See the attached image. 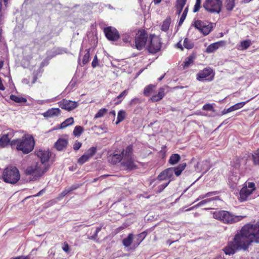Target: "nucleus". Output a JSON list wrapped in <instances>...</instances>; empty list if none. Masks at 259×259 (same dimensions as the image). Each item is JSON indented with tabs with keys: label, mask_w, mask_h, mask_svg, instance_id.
Returning a JSON list of instances; mask_svg holds the SVG:
<instances>
[{
	"label": "nucleus",
	"mask_w": 259,
	"mask_h": 259,
	"mask_svg": "<svg viewBox=\"0 0 259 259\" xmlns=\"http://www.w3.org/2000/svg\"><path fill=\"white\" fill-rule=\"evenodd\" d=\"M259 243V221L248 223L237 231L231 241L223 250L226 254H234L237 251H246L252 243Z\"/></svg>",
	"instance_id": "obj_1"
},
{
	"label": "nucleus",
	"mask_w": 259,
	"mask_h": 259,
	"mask_svg": "<svg viewBox=\"0 0 259 259\" xmlns=\"http://www.w3.org/2000/svg\"><path fill=\"white\" fill-rule=\"evenodd\" d=\"M186 167V163H182L177 166L169 167L161 171L156 179H153L150 184L154 183V186H157L156 193L161 192L170 183L174 180V174L177 177L180 176Z\"/></svg>",
	"instance_id": "obj_2"
},
{
	"label": "nucleus",
	"mask_w": 259,
	"mask_h": 259,
	"mask_svg": "<svg viewBox=\"0 0 259 259\" xmlns=\"http://www.w3.org/2000/svg\"><path fill=\"white\" fill-rule=\"evenodd\" d=\"M50 167V163H31L23 168V178L26 182L38 181Z\"/></svg>",
	"instance_id": "obj_3"
},
{
	"label": "nucleus",
	"mask_w": 259,
	"mask_h": 259,
	"mask_svg": "<svg viewBox=\"0 0 259 259\" xmlns=\"http://www.w3.org/2000/svg\"><path fill=\"white\" fill-rule=\"evenodd\" d=\"M12 146H16L18 151H21L24 154H28L34 149L35 141L32 135L23 136L21 139L13 140L11 142Z\"/></svg>",
	"instance_id": "obj_4"
},
{
	"label": "nucleus",
	"mask_w": 259,
	"mask_h": 259,
	"mask_svg": "<svg viewBox=\"0 0 259 259\" xmlns=\"http://www.w3.org/2000/svg\"><path fill=\"white\" fill-rule=\"evenodd\" d=\"M20 179L19 169L14 166H10L5 168L2 175V179L7 183L16 184Z\"/></svg>",
	"instance_id": "obj_5"
},
{
	"label": "nucleus",
	"mask_w": 259,
	"mask_h": 259,
	"mask_svg": "<svg viewBox=\"0 0 259 259\" xmlns=\"http://www.w3.org/2000/svg\"><path fill=\"white\" fill-rule=\"evenodd\" d=\"M213 217L225 224H234L243 219L241 215H234L226 210H217L213 213Z\"/></svg>",
	"instance_id": "obj_6"
},
{
	"label": "nucleus",
	"mask_w": 259,
	"mask_h": 259,
	"mask_svg": "<svg viewBox=\"0 0 259 259\" xmlns=\"http://www.w3.org/2000/svg\"><path fill=\"white\" fill-rule=\"evenodd\" d=\"M149 38L150 41L147 46V50L151 54H155L161 50L162 46L161 39L155 34H150Z\"/></svg>",
	"instance_id": "obj_7"
},
{
	"label": "nucleus",
	"mask_w": 259,
	"mask_h": 259,
	"mask_svg": "<svg viewBox=\"0 0 259 259\" xmlns=\"http://www.w3.org/2000/svg\"><path fill=\"white\" fill-rule=\"evenodd\" d=\"M148 38V34L144 29H139L135 37V47L138 50H142L145 46Z\"/></svg>",
	"instance_id": "obj_8"
},
{
	"label": "nucleus",
	"mask_w": 259,
	"mask_h": 259,
	"mask_svg": "<svg viewBox=\"0 0 259 259\" xmlns=\"http://www.w3.org/2000/svg\"><path fill=\"white\" fill-rule=\"evenodd\" d=\"M203 7L208 12L219 14L222 10V2L221 0H205Z\"/></svg>",
	"instance_id": "obj_9"
},
{
	"label": "nucleus",
	"mask_w": 259,
	"mask_h": 259,
	"mask_svg": "<svg viewBox=\"0 0 259 259\" xmlns=\"http://www.w3.org/2000/svg\"><path fill=\"white\" fill-rule=\"evenodd\" d=\"M192 26L204 35H208L211 31L213 28L212 23L198 19L194 20Z\"/></svg>",
	"instance_id": "obj_10"
},
{
	"label": "nucleus",
	"mask_w": 259,
	"mask_h": 259,
	"mask_svg": "<svg viewBox=\"0 0 259 259\" xmlns=\"http://www.w3.org/2000/svg\"><path fill=\"white\" fill-rule=\"evenodd\" d=\"M215 73L210 67H206L200 70L196 74V79L199 81H211L214 79Z\"/></svg>",
	"instance_id": "obj_11"
},
{
	"label": "nucleus",
	"mask_w": 259,
	"mask_h": 259,
	"mask_svg": "<svg viewBox=\"0 0 259 259\" xmlns=\"http://www.w3.org/2000/svg\"><path fill=\"white\" fill-rule=\"evenodd\" d=\"M103 32L109 40L115 41L120 38L119 32L115 27L112 26L105 27Z\"/></svg>",
	"instance_id": "obj_12"
},
{
	"label": "nucleus",
	"mask_w": 259,
	"mask_h": 259,
	"mask_svg": "<svg viewBox=\"0 0 259 259\" xmlns=\"http://www.w3.org/2000/svg\"><path fill=\"white\" fill-rule=\"evenodd\" d=\"M255 189V184L253 182H249L247 186H244L240 191V197L242 201H245L247 197Z\"/></svg>",
	"instance_id": "obj_13"
},
{
	"label": "nucleus",
	"mask_w": 259,
	"mask_h": 259,
	"mask_svg": "<svg viewBox=\"0 0 259 259\" xmlns=\"http://www.w3.org/2000/svg\"><path fill=\"white\" fill-rule=\"evenodd\" d=\"M58 104L61 109L70 111L75 109L78 106L77 102L66 99H63L58 103Z\"/></svg>",
	"instance_id": "obj_14"
},
{
	"label": "nucleus",
	"mask_w": 259,
	"mask_h": 259,
	"mask_svg": "<svg viewBox=\"0 0 259 259\" xmlns=\"http://www.w3.org/2000/svg\"><path fill=\"white\" fill-rule=\"evenodd\" d=\"M35 155L39 158L41 162H48L52 157L53 153L49 149H36Z\"/></svg>",
	"instance_id": "obj_15"
},
{
	"label": "nucleus",
	"mask_w": 259,
	"mask_h": 259,
	"mask_svg": "<svg viewBox=\"0 0 259 259\" xmlns=\"http://www.w3.org/2000/svg\"><path fill=\"white\" fill-rule=\"evenodd\" d=\"M121 154L123 155V162H133V147L132 145L123 149Z\"/></svg>",
	"instance_id": "obj_16"
},
{
	"label": "nucleus",
	"mask_w": 259,
	"mask_h": 259,
	"mask_svg": "<svg viewBox=\"0 0 259 259\" xmlns=\"http://www.w3.org/2000/svg\"><path fill=\"white\" fill-rule=\"evenodd\" d=\"M97 152L96 147H92L89 149L84 154L78 159V162H85L89 160Z\"/></svg>",
	"instance_id": "obj_17"
},
{
	"label": "nucleus",
	"mask_w": 259,
	"mask_h": 259,
	"mask_svg": "<svg viewBox=\"0 0 259 259\" xmlns=\"http://www.w3.org/2000/svg\"><path fill=\"white\" fill-rule=\"evenodd\" d=\"M61 111L59 108H52L43 113L42 115L45 118H49L59 116L61 115Z\"/></svg>",
	"instance_id": "obj_18"
},
{
	"label": "nucleus",
	"mask_w": 259,
	"mask_h": 259,
	"mask_svg": "<svg viewBox=\"0 0 259 259\" xmlns=\"http://www.w3.org/2000/svg\"><path fill=\"white\" fill-rule=\"evenodd\" d=\"M243 161H249L252 160L253 162H259V148L250 155L249 153H245L242 158Z\"/></svg>",
	"instance_id": "obj_19"
},
{
	"label": "nucleus",
	"mask_w": 259,
	"mask_h": 259,
	"mask_svg": "<svg viewBox=\"0 0 259 259\" xmlns=\"http://www.w3.org/2000/svg\"><path fill=\"white\" fill-rule=\"evenodd\" d=\"M68 144V141L66 139L59 138L54 144V147L59 151L65 150Z\"/></svg>",
	"instance_id": "obj_20"
},
{
	"label": "nucleus",
	"mask_w": 259,
	"mask_h": 259,
	"mask_svg": "<svg viewBox=\"0 0 259 259\" xmlns=\"http://www.w3.org/2000/svg\"><path fill=\"white\" fill-rule=\"evenodd\" d=\"M81 186V184H75L72 185L71 187L69 188H66L59 195L58 197V200L62 199L63 197H64L67 194L70 193L71 192L76 190L78 188H79Z\"/></svg>",
	"instance_id": "obj_21"
},
{
	"label": "nucleus",
	"mask_w": 259,
	"mask_h": 259,
	"mask_svg": "<svg viewBox=\"0 0 259 259\" xmlns=\"http://www.w3.org/2000/svg\"><path fill=\"white\" fill-rule=\"evenodd\" d=\"M165 89L163 88H160L158 89L157 94L153 95L150 100L153 102H156L160 101L165 96Z\"/></svg>",
	"instance_id": "obj_22"
},
{
	"label": "nucleus",
	"mask_w": 259,
	"mask_h": 259,
	"mask_svg": "<svg viewBox=\"0 0 259 259\" xmlns=\"http://www.w3.org/2000/svg\"><path fill=\"white\" fill-rule=\"evenodd\" d=\"M74 122V118L72 117L68 118L62 122L60 125H57L54 130L63 129L68 126L73 124Z\"/></svg>",
	"instance_id": "obj_23"
},
{
	"label": "nucleus",
	"mask_w": 259,
	"mask_h": 259,
	"mask_svg": "<svg viewBox=\"0 0 259 259\" xmlns=\"http://www.w3.org/2000/svg\"><path fill=\"white\" fill-rule=\"evenodd\" d=\"M147 235V232L146 231H144L137 235V238L136 240L133 244V247L134 249L136 248L140 243L143 241V240L145 238L146 236Z\"/></svg>",
	"instance_id": "obj_24"
},
{
	"label": "nucleus",
	"mask_w": 259,
	"mask_h": 259,
	"mask_svg": "<svg viewBox=\"0 0 259 259\" xmlns=\"http://www.w3.org/2000/svg\"><path fill=\"white\" fill-rule=\"evenodd\" d=\"M224 44V42L223 41H220L211 44L210 45H209L206 48V52L212 53L217 49H218L220 47L222 46Z\"/></svg>",
	"instance_id": "obj_25"
},
{
	"label": "nucleus",
	"mask_w": 259,
	"mask_h": 259,
	"mask_svg": "<svg viewBox=\"0 0 259 259\" xmlns=\"http://www.w3.org/2000/svg\"><path fill=\"white\" fill-rule=\"evenodd\" d=\"M195 59V56L194 54H192L187 57L182 64L183 69H186L192 65L194 63Z\"/></svg>",
	"instance_id": "obj_26"
},
{
	"label": "nucleus",
	"mask_w": 259,
	"mask_h": 259,
	"mask_svg": "<svg viewBox=\"0 0 259 259\" xmlns=\"http://www.w3.org/2000/svg\"><path fill=\"white\" fill-rule=\"evenodd\" d=\"M214 200H220V197L219 196H215V197H213V198H208V199H206L202 200L200 202L197 203L196 205H194V206H192V207L187 209L186 210L187 211H189V210H192V209H193L195 208L201 206V205H203L204 204H205V203H207L208 202H210L211 201Z\"/></svg>",
	"instance_id": "obj_27"
},
{
	"label": "nucleus",
	"mask_w": 259,
	"mask_h": 259,
	"mask_svg": "<svg viewBox=\"0 0 259 259\" xmlns=\"http://www.w3.org/2000/svg\"><path fill=\"white\" fill-rule=\"evenodd\" d=\"M156 89V85L150 84L146 86L143 91V94L146 97L150 96Z\"/></svg>",
	"instance_id": "obj_28"
},
{
	"label": "nucleus",
	"mask_w": 259,
	"mask_h": 259,
	"mask_svg": "<svg viewBox=\"0 0 259 259\" xmlns=\"http://www.w3.org/2000/svg\"><path fill=\"white\" fill-rule=\"evenodd\" d=\"M171 22V18L170 17H166V18L162 22L161 26V30L164 32L167 31L169 29Z\"/></svg>",
	"instance_id": "obj_29"
},
{
	"label": "nucleus",
	"mask_w": 259,
	"mask_h": 259,
	"mask_svg": "<svg viewBox=\"0 0 259 259\" xmlns=\"http://www.w3.org/2000/svg\"><path fill=\"white\" fill-rule=\"evenodd\" d=\"M122 160H123V155L121 152L119 154L114 153L108 157V161L111 160V162H121Z\"/></svg>",
	"instance_id": "obj_30"
},
{
	"label": "nucleus",
	"mask_w": 259,
	"mask_h": 259,
	"mask_svg": "<svg viewBox=\"0 0 259 259\" xmlns=\"http://www.w3.org/2000/svg\"><path fill=\"white\" fill-rule=\"evenodd\" d=\"M134 234L130 233L128 235L126 238H124L122 240V244L125 247H128L132 245L133 241Z\"/></svg>",
	"instance_id": "obj_31"
},
{
	"label": "nucleus",
	"mask_w": 259,
	"mask_h": 259,
	"mask_svg": "<svg viewBox=\"0 0 259 259\" xmlns=\"http://www.w3.org/2000/svg\"><path fill=\"white\" fill-rule=\"evenodd\" d=\"M128 93V89L125 90L122 92H121L114 99V101L115 102V104L118 105L121 103L123 99L127 95Z\"/></svg>",
	"instance_id": "obj_32"
},
{
	"label": "nucleus",
	"mask_w": 259,
	"mask_h": 259,
	"mask_svg": "<svg viewBox=\"0 0 259 259\" xmlns=\"http://www.w3.org/2000/svg\"><path fill=\"white\" fill-rule=\"evenodd\" d=\"M10 139L9 138V134H5L0 138V146L5 147L10 143Z\"/></svg>",
	"instance_id": "obj_33"
},
{
	"label": "nucleus",
	"mask_w": 259,
	"mask_h": 259,
	"mask_svg": "<svg viewBox=\"0 0 259 259\" xmlns=\"http://www.w3.org/2000/svg\"><path fill=\"white\" fill-rule=\"evenodd\" d=\"M10 99L16 103H25L27 102V99L26 98L14 95H11L10 97Z\"/></svg>",
	"instance_id": "obj_34"
},
{
	"label": "nucleus",
	"mask_w": 259,
	"mask_h": 259,
	"mask_svg": "<svg viewBox=\"0 0 259 259\" xmlns=\"http://www.w3.org/2000/svg\"><path fill=\"white\" fill-rule=\"evenodd\" d=\"M126 112L124 110H119L117 113V120L116 124H118L120 122L122 121L125 118Z\"/></svg>",
	"instance_id": "obj_35"
},
{
	"label": "nucleus",
	"mask_w": 259,
	"mask_h": 259,
	"mask_svg": "<svg viewBox=\"0 0 259 259\" xmlns=\"http://www.w3.org/2000/svg\"><path fill=\"white\" fill-rule=\"evenodd\" d=\"M251 45L250 40H244L240 42L239 48L240 50H245L248 49Z\"/></svg>",
	"instance_id": "obj_36"
},
{
	"label": "nucleus",
	"mask_w": 259,
	"mask_h": 259,
	"mask_svg": "<svg viewBox=\"0 0 259 259\" xmlns=\"http://www.w3.org/2000/svg\"><path fill=\"white\" fill-rule=\"evenodd\" d=\"M84 131L83 127L80 125L76 126L73 130V134L75 137H79Z\"/></svg>",
	"instance_id": "obj_37"
},
{
	"label": "nucleus",
	"mask_w": 259,
	"mask_h": 259,
	"mask_svg": "<svg viewBox=\"0 0 259 259\" xmlns=\"http://www.w3.org/2000/svg\"><path fill=\"white\" fill-rule=\"evenodd\" d=\"M120 167L125 169L132 170L136 168V166L134 164V163H121Z\"/></svg>",
	"instance_id": "obj_38"
},
{
	"label": "nucleus",
	"mask_w": 259,
	"mask_h": 259,
	"mask_svg": "<svg viewBox=\"0 0 259 259\" xmlns=\"http://www.w3.org/2000/svg\"><path fill=\"white\" fill-rule=\"evenodd\" d=\"M235 7V0H227L226 8L229 11H231Z\"/></svg>",
	"instance_id": "obj_39"
},
{
	"label": "nucleus",
	"mask_w": 259,
	"mask_h": 259,
	"mask_svg": "<svg viewBox=\"0 0 259 259\" xmlns=\"http://www.w3.org/2000/svg\"><path fill=\"white\" fill-rule=\"evenodd\" d=\"M184 47L187 49H191L194 47V44L188 38H185L184 40Z\"/></svg>",
	"instance_id": "obj_40"
},
{
	"label": "nucleus",
	"mask_w": 259,
	"mask_h": 259,
	"mask_svg": "<svg viewBox=\"0 0 259 259\" xmlns=\"http://www.w3.org/2000/svg\"><path fill=\"white\" fill-rule=\"evenodd\" d=\"M107 113V109L106 108H102L100 109L95 114L94 118H98L104 116Z\"/></svg>",
	"instance_id": "obj_41"
},
{
	"label": "nucleus",
	"mask_w": 259,
	"mask_h": 259,
	"mask_svg": "<svg viewBox=\"0 0 259 259\" xmlns=\"http://www.w3.org/2000/svg\"><path fill=\"white\" fill-rule=\"evenodd\" d=\"M90 49H87L85 50L86 53L84 55L83 58H82V61L83 65H84L85 64H86L88 62H89V61L90 60Z\"/></svg>",
	"instance_id": "obj_42"
},
{
	"label": "nucleus",
	"mask_w": 259,
	"mask_h": 259,
	"mask_svg": "<svg viewBox=\"0 0 259 259\" xmlns=\"http://www.w3.org/2000/svg\"><path fill=\"white\" fill-rule=\"evenodd\" d=\"M188 12V7L187 6L186 8H185L181 18L180 19V20L179 22V25H181L182 24H183V22L184 21L185 19H186Z\"/></svg>",
	"instance_id": "obj_43"
},
{
	"label": "nucleus",
	"mask_w": 259,
	"mask_h": 259,
	"mask_svg": "<svg viewBox=\"0 0 259 259\" xmlns=\"http://www.w3.org/2000/svg\"><path fill=\"white\" fill-rule=\"evenodd\" d=\"M181 157L178 154H173L170 157L168 162H179Z\"/></svg>",
	"instance_id": "obj_44"
},
{
	"label": "nucleus",
	"mask_w": 259,
	"mask_h": 259,
	"mask_svg": "<svg viewBox=\"0 0 259 259\" xmlns=\"http://www.w3.org/2000/svg\"><path fill=\"white\" fill-rule=\"evenodd\" d=\"M201 0H196L195 4L193 8V12L196 13L198 12L201 8Z\"/></svg>",
	"instance_id": "obj_45"
},
{
	"label": "nucleus",
	"mask_w": 259,
	"mask_h": 259,
	"mask_svg": "<svg viewBox=\"0 0 259 259\" xmlns=\"http://www.w3.org/2000/svg\"><path fill=\"white\" fill-rule=\"evenodd\" d=\"M202 109L205 111H211L213 112L214 111V107L211 104L209 103H207L203 105Z\"/></svg>",
	"instance_id": "obj_46"
},
{
	"label": "nucleus",
	"mask_w": 259,
	"mask_h": 259,
	"mask_svg": "<svg viewBox=\"0 0 259 259\" xmlns=\"http://www.w3.org/2000/svg\"><path fill=\"white\" fill-rule=\"evenodd\" d=\"M218 193L217 191H213V192H209L205 194V195H200L198 199L199 200V199H203L206 197H210L213 195H215Z\"/></svg>",
	"instance_id": "obj_47"
},
{
	"label": "nucleus",
	"mask_w": 259,
	"mask_h": 259,
	"mask_svg": "<svg viewBox=\"0 0 259 259\" xmlns=\"http://www.w3.org/2000/svg\"><path fill=\"white\" fill-rule=\"evenodd\" d=\"M187 2V0H177L176 1V6L184 7Z\"/></svg>",
	"instance_id": "obj_48"
},
{
	"label": "nucleus",
	"mask_w": 259,
	"mask_h": 259,
	"mask_svg": "<svg viewBox=\"0 0 259 259\" xmlns=\"http://www.w3.org/2000/svg\"><path fill=\"white\" fill-rule=\"evenodd\" d=\"M62 249L66 253H68L70 251V247L68 244L65 242L63 243V245L62 246Z\"/></svg>",
	"instance_id": "obj_49"
},
{
	"label": "nucleus",
	"mask_w": 259,
	"mask_h": 259,
	"mask_svg": "<svg viewBox=\"0 0 259 259\" xmlns=\"http://www.w3.org/2000/svg\"><path fill=\"white\" fill-rule=\"evenodd\" d=\"M82 146V143L80 142L76 141L73 146V148L74 150H77L80 149Z\"/></svg>",
	"instance_id": "obj_50"
},
{
	"label": "nucleus",
	"mask_w": 259,
	"mask_h": 259,
	"mask_svg": "<svg viewBox=\"0 0 259 259\" xmlns=\"http://www.w3.org/2000/svg\"><path fill=\"white\" fill-rule=\"evenodd\" d=\"M98 65V60L97 56L96 55L94 56V59L92 61V66L93 68H95L96 66H97Z\"/></svg>",
	"instance_id": "obj_51"
},
{
	"label": "nucleus",
	"mask_w": 259,
	"mask_h": 259,
	"mask_svg": "<svg viewBox=\"0 0 259 259\" xmlns=\"http://www.w3.org/2000/svg\"><path fill=\"white\" fill-rule=\"evenodd\" d=\"M68 168L70 171H74L78 168V164L76 163H74L72 166H69Z\"/></svg>",
	"instance_id": "obj_52"
},
{
	"label": "nucleus",
	"mask_w": 259,
	"mask_h": 259,
	"mask_svg": "<svg viewBox=\"0 0 259 259\" xmlns=\"http://www.w3.org/2000/svg\"><path fill=\"white\" fill-rule=\"evenodd\" d=\"M98 233L95 232L93 236L88 237V239L90 240H93L97 241H98Z\"/></svg>",
	"instance_id": "obj_53"
},
{
	"label": "nucleus",
	"mask_w": 259,
	"mask_h": 259,
	"mask_svg": "<svg viewBox=\"0 0 259 259\" xmlns=\"http://www.w3.org/2000/svg\"><path fill=\"white\" fill-rule=\"evenodd\" d=\"M238 109V107H237V105H236L235 104L230 107L229 108L227 109V111L228 112H232L233 111H235V110H236Z\"/></svg>",
	"instance_id": "obj_54"
},
{
	"label": "nucleus",
	"mask_w": 259,
	"mask_h": 259,
	"mask_svg": "<svg viewBox=\"0 0 259 259\" xmlns=\"http://www.w3.org/2000/svg\"><path fill=\"white\" fill-rule=\"evenodd\" d=\"M176 8L177 14L180 15L182 13L184 7H178L176 6Z\"/></svg>",
	"instance_id": "obj_55"
},
{
	"label": "nucleus",
	"mask_w": 259,
	"mask_h": 259,
	"mask_svg": "<svg viewBox=\"0 0 259 259\" xmlns=\"http://www.w3.org/2000/svg\"><path fill=\"white\" fill-rule=\"evenodd\" d=\"M246 102H243L237 103L235 105H237V107H238V109H240L242 107L246 104Z\"/></svg>",
	"instance_id": "obj_56"
},
{
	"label": "nucleus",
	"mask_w": 259,
	"mask_h": 259,
	"mask_svg": "<svg viewBox=\"0 0 259 259\" xmlns=\"http://www.w3.org/2000/svg\"><path fill=\"white\" fill-rule=\"evenodd\" d=\"M12 259H30V258L28 256H19L15 257L14 258H13Z\"/></svg>",
	"instance_id": "obj_57"
},
{
	"label": "nucleus",
	"mask_w": 259,
	"mask_h": 259,
	"mask_svg": "<svg viewBox=\"0 0 259 259\" xmlns=\"http://www.w3.org/2000/svg\"><path fill=\"white\" fill-rule=\"evenodd\" d=\"M181 42V40H180L179 42H178L176 46H177L178 48H179L181 50L183 51V47H182V45Z\"/></svg>",
	"instance_id": "obj_58"
},
{
	"label": "nucleus",
	"mask_w": 259,
	"mask_h": 259,
	"mask_svg": "<svg viewBox=\"0 0 259 259\" xmlns=\"http://www.w3.org/2000/svg\"><path fill=\"white\" fill-rule=\"evenodd\" d=\"M5 88L4 85H3L2 80L1 78H0V90L2 91H4V90H5Z\"/></svg>",
	"instance_id": "obj_59"
},
{
	"label": "nucleus",
	"mask_w": 259,
	"mask_h": 259,
	"mask_svg": "<svg viewBox=\"0 0 259 259\" xmlns=\"http://www.w3.org/2000/svg\"><path fill=\"white\" fill-rule=\"evenodd\" d=\"M165 148H166L165 146L163 147L162 149H164L161 150L160 151L161 153H162L163 158L165 156V152H166V151L165 150Z\"/></svg>",
	"instance_id": "obj_60"
},
{
	"label": "nucleus",
	"mask_w": 259,
	"mask_h": 259,
	"mask_svg": "<svg viewBox=\"0 0 259 259\" xmlns=\"http://www.w3.org/2000/svg\"><path fill=\"white\" fill-rule=\"evenodd\" d=\"M2 7H3L2 2L0 1V21L1 20V18L2 17Z\"/></svg>",
	"instance_id": "obj_61"
},
{
	"label": "nucleus",
	"mask_w": 259,
	"mask_h": 259,
	"mask_svg": "<svg viewBox=\"0 0 259 259\" xmlns=\"http://www.w3.org/2000/svg\"><path fill=\"white\" fill-rule=\"evenodd\" d=\"M44 191V190L42 189L41 190H40L38 193H37L36 194L34 195V197H37V196H40L42 193V192Z\"/></svg>",
	"instance_id": "obj_62"
},
{
	"label": "nucleus",
	"mask_w": 259,
	"mask_h": 259,
	"mask_svg": "<svg viewBox=\"0 0 259 259\" xmlns=\"http://www.w3.org/2000/svg\"><path fill=\"white\" fill-rule=\"evenodd\" d=\"M102 228V226L97 227L96 228L95 232L98 233L101 230Z\"/></svg>",
	"instance_id": "obj_63"
},
{
	"label": "nucleus",
	"mask_w": 259,
	"mask_h": 259,
	"mask_svg": "<svg viewBox=\"0 0 259 259\" xmlns=\"http://www.w3.org/2000/svg\"><path fill=\"white\" fill-rule=\"evenodd\" d=\"M161 2V0H153V2L155 5H157Z\"/></svg>",
	"instance_id": "obj_64"
}]
</instances>
